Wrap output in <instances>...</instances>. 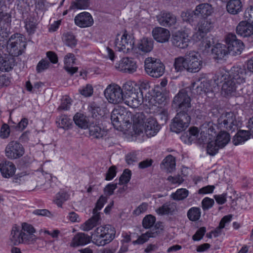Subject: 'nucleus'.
Segmentation results:
<instances>
[{
	"label": "nucleus",
	"mask_w": 253,
	"mask_h": 253,
	"mask_svg": "<svg viewBox=\"0 0 253 253\" xmlns=\"http://www.w3.org/2000/svg\"><path fill=\"white\" fill-rule=\"evenodd\" d=\"M123 90L125 92L124 102L126 105L136 108L143 103V92L139 85L134 83L127 82L124 84Z\"/></svg>",
	"instance_id": "obj_1"
},
{
	"label": "nucleus",
	"mask_w": 253,
	"mask_h": 253,
	"mask_svg": "<svg viewBox=\"0 0 253 253\" xmlns=\"http://www.w3.org/2000/svg\"><path fill=\"white\" fill-rule=\"evenodd\" d=\"M115 229L110 225L97 227L92 233V243L98 246H105L115 238Z\"/></svg>",
	"instance_id": "obj_2"
},
{
	"label": "nucleus",
	"mask_w": 253,
	"mask_h": 253,
	"mask_svg": "<svg viewBox=\"0 0 253 253\" xmlns=\"http://www.w3.org/2000/svg\"><path fill=\"white\" fill-rule=\"evenodd\" d=\"M192 99L185 89H180L175 95L172 101V106L177 113L184 114H190L192 107Z\"/></svg>",
	"instance_id": "obj_3"
},
{
	"label": "nucleus",
	"mask_w": 253,
	"mask_h": 253,
	"mask_svg": "<svg viewBox=\"0 0 253 253\" xmlns=\"http://www.w3.org/2000/svg\"><path fill=\"white\" fill-rule=\"evenodd\" d=\"M5 7L4 2L0 0V48H3L6 43L9 35L8 27L11 21L10 15L4 12Z\"/></svg>",
	"instance_id": "obj_4"
},
{
	"label": "nucleus",
	"mask_w": 253,
	"mask_h": 253,
	"mask_svg": "<svg viewBox=\"0 0 253 253\" xmlns=\"http://www.w3.org/2000/svg\"><path fill=\"white\" fill-rule=\"evenodd\" d=\"M6 39V44H7L9 53L12 56H18L22 53L23 50L26 47V43L23 41L22 35L19 33L12 35L8 41ZM5 45L4 46H5ZM0 48V49L3 48Z\"/></svg>",
	"instance_id": "obj_5"
},
{
	"label": "nucleus",
	"mask_w": 253,
	"mask_h": 253,
	"mask_svg": "<svg viewBox=\"0 0 253 253\" xmlns=\"http://www.w3.org/2000/svg\"><path fill=\"white\" fill-rule=\"evenodd\" d=\"M144 63L146 72L153 78H160L165 73V65L159 59L148 57L145 60Z\"/></svg>",
	"instance_id": "obj_6"
},
{
	"label": "nucleus",
	"mask_w": 253,
	"mask_h": 253,
	"mask_svg": "<svg viewBox=\"0 0 253 253\" xmlns=\"http://www.w3.org/2000/svg\"><path fill=\"white\" fill-rule=\"evenodd\" d=\"M104 95L109 102L117 104L124 102L125 92L123 88L113 84L107 86L104 91Z\"/></svg>",
	"instance_id": "obj_7"
},
{
	"label": "nucleus",
	"mask_w": 253,
	"mask_h": 253,
	"mask_svg": "<svg viewBox=\"0 0 253 253\" xmlns=\"http://www.w3.org/2000/svg\"><path fill=\"white\" fill-rule=\"evenodd\" d=\"M136 117L138 123L144 124L145 133L148 137L155 135L160 130V126L155 119L153 118H146L143 112L137 114Z\"/></svg>",
	"instance_id": "obj_8"
},
{
	"label": "nucleus",
	"mask_w": 253,
	"mask_h": 253,
	"mask_svg": "<svg viewBox=\"0 0 253 253\" xmlns=\"http://www.w3.org/2000/svg\"><path fill=\"white\" fill-rule=\"evenodd\" d=\"M217 121L221 129L224 128L232 132L237 129L236 116L232 112L223 113Z\"/></svg>",
	"instance_id": "obj_9"
},
{
	"label": "nucleus",
	"mask_w": 253,
	"mask_h": 253,
	"mask_svg": "<svg viewBox=\"0 0 253 253\" xmlns=\"http://www.w3.org/2000/svg\"><path fill=\"white\" fill-rule=\"evenodd\" d=\"M190 120V114L177 113L172 120V123L170 126L171 130L177 133L184 130L189 126Z\"/></svg>",
	"instance_id": "obj_10"
},
{
	"label": "nucleus",
	"mask_w": 253,
	"mask_h": 253,
	"mask_svg": "<svg viewBox=\"0 0 253 253\" xmlns=\"http://www.w3.org/2000/svg\"><path fill=\"white\" fill-rule=\"evenodd\" d=\"M229 53L232 55L240 54L244 47V43L237 38L235 34L229 33L225 38Z\"/></svg>",
	"instance_id": "obj_11"
},
{
	"label": "nucleus",
	"mask_w": 253,
	"mask_h": 253,
	"mask_svg": "<svg viewBox=\"0 0 253 253\" xmlns=\"http://www.w3.org/2000/svg\"><path fill=\"white\" fill-rule=\"evenodd\" d=\"M114 43L117 50L127 53L133 49L134 42L130 36L124 33L123 35H117Z\"/></svg>",
	"instance_id": "obj_12"
},
{
	"label": "nucleus",
	"mask_w": 253,
	"mask_h": 253,
	"mask_svg": "<svg viewBox=\"0 0 253 253\" xmlns=\"http://www.w3.org/2000/svg\"><path fill=\"white\" fill-rule=\"evenodd\" d=\"M5 153V156L8 159H18L24 154V148L20 143L17 141H12L6 146Z\"/></svg>",
	"instance_id": "obj_13"
},
{
	"label": "nucleus",
	"mask_w": 253,
	"mask_h": 253,
	"mask_svg": "<svg viewBox=\"0 0 253 253\" xmlns=\"http://www.w3.org/2000/svg\"><path fill=\"white\" fill-rule=\"evenodd\" d=\"M164 229V226L162 222H157L155 224L154 228L142 234L138 239L133 241V244L141 245L148 241L150 238H156L159 235Z\"/></svg>",
	"instance_id": "obj_14"
},
{
	"label": "nucleus",
	"mask_w": 253,
	"mask_h": 253,
	"mask_svg": "<svg viewBox=\"0 0 253 253\" xmlns=\"http://www.w3.org/2000/svg\"><path fill=\"white\" fill-rule=\"evenodd\" d=\"M115 68L124 73L131 74L136 71L137 66L133 59L125 57L116 64Z\"/></svg>",
	"instance_id": "obj_15"
},
{
	"label": "nucleus",
	"mask_w": 253,
	"mask_h": 253,
	"mask_svg": "<svg viewBox=\"0 0 253 253\" xmlns=\"http://www.w3.org/2000/svg\"><path fill=\"white\" fill-rule=\"evenodd\" d=\"M171 41L174 46L183 49L188 46L190 40L186 32L178 31L172 34Z\"/></svg>",
	"instance_id": "obj_16"
},
{
	"label": "nucleus",
	"mask_w": 253,
	"mask_h": 253,
	"mask_svg": "<svg viewBox=\"0 0 253 253\" xmlns=\"http://www.w3.org/2000/svg\"><path fill=\"white\" fill-rule=\"evenodd\" d=\"M157 20L159 24L166 27H170L176 23V16L172 13L166 11H161L156 16Z\"/></svg>",
	"instance_id": "obj_17"
},
{
	"label": "nucleus",
	"mask_w": 253,
	"mask_h": 253,
	"mask_svg": "<svg viewBox=\"0 0 253 253\" xmlns=\"http://www.w3.org/2000/svg\"><path fill=\"white\" fill-rule=\"evenodd\" d=\"M187 60L188 62V72L196 73L201 69L202 61L200 59V56L197 53L190 52L187 56Z\"/></svg>",
	"instance_id": "obj_18"
},
{
	"label": "nucleus",
	"mask_w": 253,
	"mask_h": 253,
	"mask_svg": "<svg viewBox=\"0 0 253 253\" xmlns=\"http://www.w3.org/2000/svg\"><path fill=\"white\" fill-rule=\"evenodd\" d=\"M89 111L91 113L92 117L96 120L101 119H106L107 118L108 110L105 107H101L98 104L93 102L90 104L88 106Z\"/></svg>",
	"instance_id": "obj_19"
},
{
	"label": "nucleus",
	"mask_w": 253,
	"mask_h": 253,
	"mask_svg": "<svg viewBox=\"0 0 253 253\" xmlns=\"http://www.w3.org/2000/svg\"><path fill=\"white\" fill-rule=\"evenodd\" d=\"M75 24L81 28L88 27L93 24V19L92 16L87 12L80 13L75 16Z\"/></svg>",
	"instance_id": "obj_20"
},
{
	"label": "nucleus",
	"mask_w": 253,
	"mask_h": 253,
	"mask_svg": "<svg viewBox=\"0 0 253 253\" xmlns=\"http://www.w3.org/2000/svg\"><path fill=\"white\" fill-rule=\"evenodd\" d=\"M230 79L232 80L238 86L245 82L246 72L244 69L239 67H234L231 70Z\"/></svg>",
	"instance_id": "obj_21"
},
{
	"label": "nucleus",
	"mask_w": 253,
	"mask_h": 253,
	"mask_svg": "<svg viewBox=\"0 0 253 253\" xmlns=\"http://www.w3.org/2000/svg\"><path fill=\"white\" fill-rule=\"evenodd\" d=\"M213 27V24L211 20L204 19L198 24V31L194 34V37L202 38L207 33L210 32Z\"/></svg>",
	"instance_id": "obj_22"
},
{
	"label": "nucleus",
	"mask_w": 253,
	"mask_h": 253,
	"mask_svg": "<svg viewBox=\"0 0 253 253\" xmlns=\"http://www.w3.org/2000/svg\"><path fill=\"white\" fill-rule=\"evenodd\" d=\"M91 240H93L92 235L90 236L84 233H78L73 238L70 243V246L76 248L80 246H84L89 243Z\"/></svg>",
	"instance_id": "obj_23"
},
{
	"label": "nucleus",
	"mask_w": 253,
	"mask_h": 253,
	"mask_svg": "<svg viewBox=\"0 0 253 253\" xmlns=\"http://www.w3.org/2000/svg\"><path fill=\"white\" fill-rule=\"evenodd\" d=\"M236 30L237 34L243 37H250L253 35V25L247 21H241Z\"/></svg>",
	"instance_id": "obj_24"
},
{
	"label": "nucleus",
	"mask_w": 253,
	"mask_h": 253,
	"mask_svg": "<svg viewBox=\"0 0 253 253\" xmlns=\"http://www.w3.org/2000/svg\"><path fill=\"white\" fill-rule=\"evenodd\" d=\"M152 35L156 41L164 43L169 41L170 37V32L167 29L158 27L153 29Z\"/></svg>",
	"instance_id": "obj_25"
},
{
	"label": "nucleus",
	"mask_w": 253,
	"mask_h": 253,
	"mask_svg": "<svg viewBox=\"0 0 253 253\" xmlns=\"http://www.w3.org/2000/svg\"><path fill=\"white\" fill-rule=\"evenodd\" d=\"M27 238L28 237H27L25 233L23 232L22 230L17 226L13 227L11 230L10 239L15 245L27 241Z\"/></svg>",
	"instance_id": "obj_26"
},
{
	"label": "nucleus",
	"mask_w": 253,
	"mask_h": 253,
	"mask_svg": "<svg viewBox=\"0 0 253 253\" xmlns=\"http://www.w3.org/2000/svg\"><path fill=\"white\" fill-rule=\"evenodd\" d=\"M0 170L3 177L9 178L14 174L16 167L12 162L5 161L0 164Z\"/></svg>",
	"instance_id": "obj_27"
},
{
	"label": "nucleus",
	"mask_w": 253,
	"mask_h": 253,
	"mask_svg": "<svg viewBox=\"0 0 253 253\" xmlns=\"http://www.w3.org/2000/svg\"><path fill=\"white\" fill-rule=\"evenodd\" d=\"M75 55L74 54L69 53L67 54L64 59V69L71 75L76 73L78 70L77 67H72L75 64Z\"/></svg>",
	"instance_id": "obj_28"
},
{
	"label": "nucleus",
	"mask_w": 253,
	"mask_h": 253,
	"mask_svg": "<svg viewBox=\"0 0 253 253\" xmlns=\"http://www.w3.org/2000/svg\"><path fill=\"white\" fill-rule=\"evenodd\" d=\"M123 109V107H118L114 109L110 115L108 113L107 121L110 120L112 125L117 129H119L120 127V118L121 117Z\"/></svg>",
	"instance_id": "obj_29"
},
{
	"label": "nucleus",
	"mask_w": 253,
	"mask_h": 253,
	"mask_svg": "<svg viewBox=\"0 0 253 253\" xmlns=\"http://www.w3.org/2000/svg\"><path fill=\"white\" fill-rule=\"evenodd\" d=\"M213 12L211 5L208 3L200 4L193 11L194 15L198 17H207Z\"/></svg>",
	"instance_id": "obj_30"
},
{
	"label": "nucleus",
	"mask_w": 253,
	"mask_h": 253,
	"mask_svg": "<svg viewBox=\"0 0 253 253\" xmlns=\"http://www.w3.org/2000/svg\"><path fill=\"white\" fill-rule=\"evenodd\" d=\"M241 0H228L226 4L227 11L232 14H237L242 10Z\"/></svg>",
	"instance_id": "obj_31"
},
{
	"label": "nucleus",
	"mask_w": 253,
	"mask_h": 253,
	"mask_svg": "<svg viewBox=\"0 0 253 253\" xmlns=\"http://www.w3.org/2000/svg\"><path fill=\"white\" fill-rule=\"evenodd\" d=\"M153 43L151 38H143L138 44V49L143 52H149L153 48Z\"/></svg>",
	"instance_id": "obj_32"
},
{
	"label": "nucleus",
	"mask_w": 253,
	"mask_h": 253,
	"mask_svg": "<svg viewBox=\"0 0 253 253\" xmlns=\"http://www.w3.org/2000/svg\"><path fill=\"white\" fill-rule=\"evenodd\" d=\"M194 38L197 41H198L200 42L199 44V46L200 49L202 51H204L205 50L210 48L214 44L213 39L212 36H204L201 39L196 37H194Z\"/></svg>",
	"instance_id": "obj_33"
},
{
	"label": "nucleus",
	"mask_w": 253,
	"mask_h": 253,
	"mask_svg": "<svg viewBox=\"0 0 253 253\" xmlns=\"http://www.w3.org/2000/svg\"><path fill=\"white\" fill-rule=\"evenodd\" d=\"M92 217L85 221L82 225V229L85 231H88L95 227L100 220L99 214H93Z\"/></svg>",
	"instance_id": "obj_34"
},
{
	"label": "nucleus",
	"mask_w": 253,
	"mask_h": 253,
	"mask_svg": "<svg viewBox=\"0 0 253 253\" xmlns=\"http://www.w3.org/2000/svg\"><path fill=\"white\" fill-rule=\"evenodd\" d=\"M162 169H166L169 172H171L175 168V159L171 155H169L162 161L161 164Z\"/></svg>",
	"instance_id": "obj_35"
},
{
	"label": "nucleus",
	"mask_w": 253,
	"mask_h": 253,
	"mask_svg": "<svg viewBox=\"0 0 253 253\" xmlns=\"http://www.w3.org/2000/svg\"><path fill=\"white\" fill-rule=\"evenodd\" d=\"M230 136L229 133L221 130L217 134L215 141L220 147L223 148L230 141Z\"/></svg>",
	"instance_id": "obj_36"
},
{
	"label": "nucleus",
	"mask_w": 253,
	"mask_h": 253,
	"mask_svg": "<svg viewBox=\"0 0 253 253\" xmlns=\"http://www.w3.org/2000/svg\"><path fill=\"white\" fill-rule=\"evenodd\" d=\"M212 52L216 55L217 59H222L226 55L229 51H228L227 46L223 44L217 43L212 48Z\"/></svg>",
	"instance_id": "obj_37"
},
{
	"label": "nucleus",
	"mask_w": 253,
	"mask_h": 253,
	"mask_svg": "<svg viewBox=\"0 0 253 253\" xmlns=\"http://www.w3.org/2000/svg\"><path fill=\"white\" fill-rule=\"evenodd\" d=\"M237 87L235 82L229 79L222 84V93L227 95L231 94L236 90Z\"/></svg>",
	"instance_id": "obj_38"
},
{
	"label": "nucleus",
	"mask_w": 253,
	"mask_h": 253,
	"mask_svg": "<svg viewBox=\"0 0 253 253\" xmlns=\"http://www.w3.org/2000/svg\"><path fill=\"white\" fill-rule=\"evenodd\" d=\"M15 65L13 57L2 59L0 61V70L2 72H9L13 69Z\"/></svg>",
	"instance_id": "obj_39"
},
{
	"label": "nucleus",
	"mask_w": 253,
	"mask_h": 253,
	"mask_svg": "<svg viewBox=\"0 0 253 253\" xmlns=\"http://www.w3.org/2000/svg\"><path fill=\"white\" fill-rule=\"evenodd\" d=\"M188 62L187 60V57L184 58L182 56L177 57L174 60V67L176 72H181L184 70L188 71Z\"/></svg>",
	"instance_id": "obj_40"
},
{
	"label": "nucleus",
	"mask_w": 253,
	"mask_h": 253,
	"mask_svg": "<svg viewBox=\"0 0 253 253\" xmlns=\"http://www.w3.org/2000/svg\"><path fill=\"white\" fill-rule=\"evenodd\" d=\"M251 132L249 131L240 130L233 139V142L235 145H238L247 140L250 137Z\"/></svg>",
	"instance_id": "obj_41"
},
{
	"label": "nucleus",
	"mask_w": 253,
	"mask_h": 253,
	"mask_svg": "<svg viewBox=\"0 0 253 253\" xmlns=\"http://www.w3.org/2000/svg\"><path fill=\"white\" fill-rule=\"evenodd\" d=\"M73 120L75 124L82 129L88 127V121L85 116L83 114L77 113L74 116Z\"/></svg>",
	"instance_id": "obj_42"
},
{
	"label": "nucleus",
	"mask_w": 253,
	"mask_h": 253,
	"mask_svg": "<svg viewBox=\"0 0 253 253\" xmlns=\"http://www.w3.org/2000/svg\"><path fill=\"white\" fill-rule=\"evenodd\" d=\"M62 40L65 45L71 48L75 47L77 43L75 36L70 32L64 33L62 36Z\"/></svg>",
	"instance_id": "obj_43"
},
{
	"label": "nucleus",
	"mask_w": 253,
	"mask_h": 253,
	"mask_svg": "<svg viewBox=\"0 0 253 253\" xmlns=\"http://www.w3.org/2000/svg\"><path fill=\"white\" fill-rule=\"evenodd\" d=\"M23 232L25 233L27 236V241L35 240V236L34 234L36 232V230L34 227L31 224L27 223H23L22 225V229Z\"/></svg>",
	"instance_id": "obj_44"
},
{
	"label": "nucleus",
	"mask_w": 253,
	"mask_h": 253,
	"mask_svg": "<svg viewBox=\"0 0 253 253\" xmlns=\"http://www.w3.org/2000/svg\"><path fill=\"white\" fill-rule=\"evenodd\" d=\"M211 90V86L209 81L204 79L201 81L199 84L195 88V93L197 94H202L204 93L209 92Z\"/></svg>",
	"instance_id": "obj_45"
},
{
	"label": "nucleus",
	"mask_w": 253,
	"mask_h": 253,
	"mask_svg": "<svg viewBox=\"0 0 253 253\" xmlns=\"http://www.w3.org/2000/svg\"><path fill=\"white\" fill-rule=\"evenodd\" d=\"M88 128L90 135L93 138H102L106 134V132L98 126H89Z\"/></svg>",
	"instance_id": "obj_46"
},
{
	"label": "nucleus",
	"mask_w": 253,
	"mask_h": 253,
	"mask_svg": "<svg viewBox=\"0 0 253 253\" xmlns=\"http://www.w3.org/2000/svg\"><path fill=\"white\" fill-rule=\"evenodd\" d=\"M229 79V72L223 70H220L215 74L214 80L216 84H223Z\"/></svg>",
	"instance_id": "obj_47"
},
{
	"label": "nucleus",
	"mask_w": 253,
	"mask_h": 253,
	"mask_svg": "<svg viewBox=\"0 0 253 253\" xmlns=\"http://www.w3.org/2000/svg\"><path fill=\"white\" fill-rule=\"evenodd\" d=\"M56 123L59 127L68 129L72 123V120L66 115H61L57 118Z\"/></svg>",
	"instance_id": "obj_48"
},
{
	"label": "nucleus",
	"mask_w": 253,
	"mask_h": 253,
	"mask_svg": "<svg viewBox=\"0 0 253 253\" xmlns=\"http://www.w3.org/2000/svg\"><path fill=\"white\" fill-rule=\"evenodd\" d=\"M201 210L198 207H192L187 211V215L188 219L192 221H196L201 217Z\"/></svg>",
	"instance_id": "obj_49"
},
{
	"label": "nucleus",
	"mask_w": 253,
	"mask_h": 253,
	"mask_svg": "<svg viewBox=\"0 0 253 253\" xmlns=\"http://www.w3.org/2000/svg\"><path fill=\"white\" fill-rule=\"evenodd\" d=\"M188 194V190L184 188H181L177 189L175 193H172L171 197L174 200L180 201L187 198Z\"/></svg>",
	"instance_id": "obj_50"
},
{
	"label": "nucleus",
	"mask_w": 253,
	"mask_h": 253,
	"mask_svg": "<svg viewBox=\"0 0 253 253\" xmlns=\"http://www.w3.org/2000/svg\"><path fill=\"white\" fill-rule=\"evenodd\" d=\"M219 149L221 148L215 140L211 141L207 144V153L211 156H214L218 153Z\"/></svg>",
	"instance_id": "obj_51"
},
{
	"label": "nucleus",
	"mask_w": 253,
	"mask_h": 253,
	"mask_svg": "<svg viewBox=\"0 0 253 253\" xmlns=\"http://www.w3.org/2000/svg\"><path fill=\"white\" fill-rule=\"evenodd\" d=\"M68 199L69 195L66 192L60 191L56 195L55 202L59 207H61L63 203Z\"/></svg>",
	"instance_id": "obj_52"
},
{
	"label": "nucleus",
	"mask_w": 253,
	"mask_h": 253,
	"mask_svg": "<svg viewBox=\"0 0 253 253\" xmlns=\"http://www.w3.org/2000/svg\"><path fill=\"white\" fill-rule=\"evenodd\" d=\"M170 203H166L162 206L159 207L156 210V212L158 214L164 215L168 214L173 211V210L170 207Z\"/></svg>",
	"instance_id": "obj_53"
},
{
	"label": "nucleus",
	"mask_w": 253,
	"mask_h": 253,
	"mask_svg": "<svg viewBox=\"0 0 253 253\" xmlns=\"http://www.w3.org/2000/svg\"><path fill=\"white\" fill-rule=\"evenodd\" d=\"M107 201V197L103 195L101 196L99 199L97 200L95 208L93 210V214H99L100 212H98L103 207L104 205Z\"/></svg>",
	"instance_id": "obj_54"
},
{
	"label": "nucleus",
	"mask_w": 253,
	"mask_h": 253,
	"mask_svg": "<svg viewBox=\"0 0 253 253\" xmlns=\"http://www.w3.org/2000/svg\"><path fill=\"white\" fill-rule=\"evenodd\" d=\"M156 220L155 217L149 214L146 216L143 219L142 225L144 228L148 229L152 227Z\"/></svg>",
	"instance_id": "obj_55"
},
{
	"label": "nucleus",
	"mask_w": 253,
	"mask_h": 253,
	"mask_svg": "<svg viewBox=\"0 0 253 253\" xmlns=\"http://www.w3.org/2000/svg\"><path fill=\"white\" fill-rule=\"evenodd\" d=\"M131 116L132 115L131 112L128 111L126 109L123 108L121 117L120 118V126H121L122 123H129L130 119H131Z\"/></svg>",
	"instance_id": "obj_56"
},
{
	"label": "nucleus",
	"mask_w": 253,
	"mask_h": 253,
	"mask_svg": "<svg viewBox=\"0 0 253 253\" xmlns=\"http://www.w3.org/2000/svg\"><path fill=\"white\" fill-rule=\"evenodd\" d=\"M131 172L128 169H126L119 179V184H123L127 183L131 178Z\"/></svg>",
	"instance_id": "obj_57"
},
{
	"label": "nucleus",
	"mask_w": 253,
	"mask_h": 253,
	"mask_svg": "<svg viewBox=\"0 0 253 253\" xmlns=\"http://www.w3.org/2000/svg\"><path fill=\"white\" fill-rule=\"evenodd\" d=\"M204 125H205L206 127L207 126H208V131L207 132L209 134L212 135V133H216V129H221L218 125V123L217 124H214L212 122H209L205 123Z\"/></svg>",
	"instance_id": "obj_58"
},
{
	"label": "nucleus",
	"mask_w": 253,
	"mask_h": 253,
	"mask_svg": "<svg viewBox=\"0 0 253 253\" xmlns=\"http://www.w3.org/2000/svg\"><path fill=\"white\" fill-rule=\"evenodd\" d=\"M49 66V62L47 60L42 59L38 64L36 70L38 73H41L47 69Z\"/></svg>",
	"instance_id": "obj_59"
},
{
	"label": "nucleus",
	"mask_w": 253,
	"mask_h": 253,
	"mask_svg": "<svg viewBox=\"0 0 253 253\" xmlns=\"http://www.w3.org/2000/svg\"><path fill=\"white\" fill-rule=\"evenodd\" d=\"M89 6L88 0H76L72 7L78 9H85Z\"/></svg>",
	"instance_id": "obj_60"
},
{
	"label": "nucleus",
	"mask_w": 253,
	"mask_h": 253,
	"mask_svg": "<svg viewBox=\"0 0 253 253\" xmlns=\"http://www.w3.org/2000/svg\"><path fill=\"white\" fill-rule=\"evenodd\" d=\"M71 105V99L68 97H66L62 100L60 105L58 107L59 110H68Z\"/></svg>",
	"instance_id": "obj_61"
},
{
	"label": "nucleus",
	"mask_w": 253,
	"mask_h": 253,
	"mask_svg": "<svg viewBox=\"0 0 253 253\" xmlns=\"http://www.w3.org/2000/svg\"><path fill=\"white\" fill-rule=\"evenodd\" d=\"M214 203V200L208 197L205 198L202 201V208L204 211L211 208Z\"/></svg>",
	"instance_id": "obj_62"
},
{
	"label": "nucleus",
	"mask_w": 253,
	"mask_h": 253,
	"mask_svg": "<svg viewBox=\"0 0 253 253\" xmlns=\"http://www.w3.org/2000/svg\"><path fill=\"white\" fill-rule=\"evenodd\" d=\"M206 232V229L205 227L200 228L192 236V239L194 241H199L201 240Z\"/></svg>",
	"instance_id": "obj_63"
},
{
	"label": "nucleus",
	"mask_w": 253,
	"mask_h": 253,
	"mask_svg": "<svg viewBox=\"0 0 253 253\" xmlns=\"http://www.w3.org/2000/svg\"><path fill=\"white\" fill-rule=\"evenodd\" d=\"M10 134V128L8 125L4 124L1 128L0 131V137L2 139L7 138Z\"/></svg>",
	"instance_id": "obj_64"
}]
</instances>
